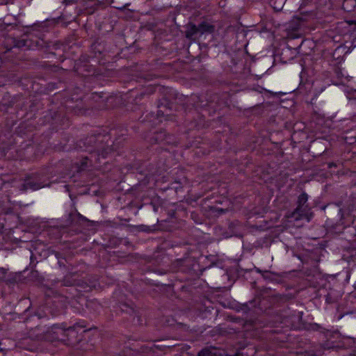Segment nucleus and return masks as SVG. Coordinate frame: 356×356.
<instances>
[{
    "mask_svg": "<svg viewBox=\"0 0 356 356\" xmlns=\"http://www.w3.org/2000/svg\"><path fill=\"white\" fill-rule=\"evenodd\" d=\"M308 200V196L306 193H302L299 197H298V207L297 209H296V213H300L301 212H302L305 209H303V207L305 205V204L307 202Z\"/></svg>",
    "mask_w": 356,
    "mask_h": 356,
    "instance_id": "1",
    "label": "nucleus"
},
{
    "mask_svg": "<svg viewBox=\"0 0 356 356\" xmlns=\"http://www.w3.org/2000/svg\"><path fill=\"white\" fill-rule=\"evenodd\" d=\"M209 353H210V352L209 350L204 349V350H201L199 353V356H209Z\"/></svg>",
    "mask_w": 356,
    "mask_h": 356,
    "instance_id": "2",
    "label": "nucleus"
},
{
    "mask_svg": "<svg viewBox=\"0 0 356 356\" xmlns=\"http://www.w3.org/2000/svg\"><path fill=\"white\" fill-rule=\"evenodd\" d=\"M27 185L29 186V187L33 190V191H35V190H38L39 188H41L42 186H40V185H31V183H28Z\"/></svg>",
    "mask_w": 356,
    "mask_h": 356,
    "instance_id": "3",
    "label": "nucleus"
},
{
    "mask_svg": "<svg viewBox=\"0 0 356 356\" xmlns=\"http://www.w3.org/2000/svg\"><path fill=\"white\" fill-rule=\"evenodd\" d=\"M276 1H279L280 6L275 7L276 9L280 10L282 8L284 0H275Z\"/></svg>",
    "mask_w": 356,
    "mask_h": 356,
    "instance_id": "4",
    "label": "nucleus"
},
{
    "mask_svg": "<svg viewBox=\"0 0 356 356\" xmlns=\"http://www.w3.org/2000/svg\"><path fill=\"white\" fill-rule=\"evenodd\" d=\"M105 153H106V154H109V153H111V152H108V151H106V152H105Z\"/></svg>",
    "mask_w": 356,
    "mask_h": 356,
    "instance_id": "5",
    "label": "nucleus"
}]
</instances>
